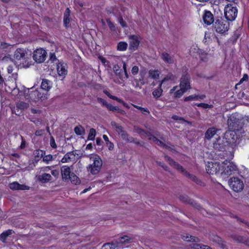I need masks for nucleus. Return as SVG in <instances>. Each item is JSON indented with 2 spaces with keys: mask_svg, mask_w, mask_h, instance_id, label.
Masks as SVG:
<instances>
[{
  "mask_svg": "<svg viewBox=\"0 0 249 249\" xmlns=\"http://www.w3.org/2000/svg\"><path fill=\"white\" fill-rule=\"evenodd\" d=\"M190 80V74L188 73L187 70H186L183 72L180 78L179 85L180 89L176 90L178 86H174L170 89V93L171 94L174 93V97L176 98H180L185 92L191 89Z\"/></svg>",
  "mask_w": 249,
  "mask_h": 249,
  "instance_id": "nucleus-1",
  "label": "nucleus"
},
{
  "mask_svg": "<svg viewBox=\"0 0 249 249\" xmlns=\"http://www.w3.org/2000/svg\"><path fill=\"white\" fill-rule=\"evenodd\" d=\"M165 160L167 161L170 165L173 166L178 171L180 172L183 175L186 176L196 183L201 186L204 185V183L199 179L196 176L188 173L181 165L174 160L171 157L167 155L164 156Z\"/></svg>",
  "mask_w": 249,
  "mask_h": 249,
  "instance_id": "nucleus-2",
  "label": "nucleus"
},
{
  "mask_svg": "<svg viewBox=\"0 0 249 249\" xmlns=\"http://www.w3.org/2000/svg\"><path fill=\"white\" fill-rule=\"evenodd\" d=\"M228 127L233 131L240 130L244 125V120L238 113H233L229 117L227 121Z\"/></svg>",
  "mask_w": 249,
  "mask_h": 249,
  "instance_id": "nucleus-3",
  "label": "nucleus"
},
{
  "mask_svg": "<svg viewBox=\"0 0 249 249\" xmlns=\"http://www.w3.org/2000/svg\"><path fill=\"white\" fill-rule=\"evenodd\" d=\"M229 29V21L222 17H218L215 19L213 24V30L217 34L225 36L228 34Z\"/></svg>",
  "mask_w": 249,
  "mask_h": 249,
  "instance_id": "nucleus-4",
  "label": "nucleus"
},
{
  "mask_svg": "<svg viewBox=\"0 0 249 249\" xmlns=\"http://www.w3.org/2000/svg\"><path fill=\"white\" fill-rule=\"evenodd\" d=\"M89 158L92 163L89 165L87 167V170L92 175H97L101 169L103 165L102 160L97 155H90Z\"/></svg>",
  "mask_w": 249,
  "mask_h": 249,
  "instance_id": "nucleus-5",
  "label": "nucleus"
},
{
  "mask_svg": "<svg viewBox=\"0 0 249 249\" xmlns=\"http://www.w3.org/2000/svg\"><path fill=\"white\" fill-rule=\"evenodd\" d=\"M237 4L232 3H228L225 6L224 8V16L226 19L229 21H233L235 20L238 14Z\"/></svg>",
  "mask_w": 249,
  "mask_h": 249,
  "instance_id": "nucleus-6",
  "label": "nucleus"
},
{
  "mask_svg": "<svg viewBox=\"0 0 249 249\" xmlns=\"http://www.w3.org/2000/svg\"><path fill=\"white\" fill-rule=\"evenodd\" d=\"M127 65L125 62H123V69L118 65H115L113 67V71L117 76L123 82L129 78V75L127 71Z\"/></svg>",
  "mask_w": 249,
  "mask_h": 249,
  "instance_id": "nucleus-7",
  "label": "nucleus"
},
{
  "mask_svg": "<svg viewBox=\"0 0 249 249\" xmlns=\"http://www.w3.org/2000/svg\"><path fill=\"white\" fill-rule=\"evenodd\" d=\"M46 51L41 48L36 49L33 53V58L38 63H41L45 61L47 57Z\"/></svg>",
  "mask_w": 249,
  "mask_h": 249,
  "instance_id": "nucleus-8",
  "label": "nucleus"
},
{
  "mask_svg": "<svg viewBox=\"0 0 249 249\" xmlns=\"http://www.w3.org/2000/svg\"><path fill=\"white\" fill-rule=\"evenodd\" d=\"M229 184L231 188L235 192L242 191L244 187L243 181L238 178H231L229 180Z\"/></svg>",
  "mask_w": 249,
  "mask_h": 249,
  "instance_id": "nucleus-9",
  "label": "nucleus"
},
{
  "mask_svg": "<svg viewBox=\"0 0 249 249\" xmlns=\"http://www.w3.org/2000/svg\"><path fill=\"white\" fill-rule=\"evenodd\" d=\"M140 36L136 35H131L129 36V50L133 52L138 49L141 43Z\"/></svg>",
  "mask_w": 249,
  "mask_h": 249,
  "instance_id": "nucleus-10",
  "label": "nucleus"
},
{
  "mask_svg": "<svg viewBox=\"0 0 249 249\" xmlns=\"http://www.w3.org/2000/svg\"><path fill=\"white\" fill-rule=\"evenodd\" d=\"M221 170V166L219 162H208L206 165V170L209 174H216Z\"/></svg>",
  "mask_w": 249,
  "mask_h": 249,
  "instance_id": "nucleus-11",
  "label": "nucleus"
},
{
  "mask_svg": "<svg viewBox=\"0 0 249 249\" xmlns=\"http://www.w3.org/2000/svg\"><path fill=\"white\" fill-rule=\"evenodd\" d=\"M227 145V142L224 138H221L220 137L215 138L213 142V148L220 151L225 150Z\"/></svg>",
  "mask_w": 249,
  "mask_h": 249,
  "instance_id": "nucleus-12",
  "label": "nucleus"
},
{
  "mask_svg": "<svg viewBox=\"0 0 249 249\" xmlns=\"http://www.w3.org/2000/svg\"><path fill=\"white\" fill-rule=\"evenodd\" d=\"M210 240L214 242L221 249H228L225 241L218 236L212 234L210 236Z\"/></svg>",
  "mask_w": 249,
  "mask_h": 249,
  "instance_id": "nucleus-13",
  "label": "nucleus"
},
{
  "mask_svg": "<svg viewBox=\"0 0 249 249\" xmlns=\"http://www.w3.org/2000/svg\"><path fill=\"white\" fill-rule=\"evenodd\" d=\"M30 96L31 98L35 101H44L47 99V94L40 92L38 89L32 92Z\"/></svg>",
  "mask_w": 249,
  "mask_h": 249,
  "instance_id": "nucleus-14",
  "label": "nucleus"
},
{
  "mask_svg": "<svg viewBox=\"0 0 249 249\" xmlns=\"http://www.w3.org/2000/svg\"><path fill=\"white\" fill-rule=\"evenodd\" d=\"M202 18L204 23L207 25H210L212 24H213V23L215 21L214 20L213 15L212 12L207 10H204L202 16Z\"/></svg>",
  "mask_w": 249,
  "mask_h": 249,
  "instance_id": "nucleus-15",
  "label": "nucleus"
},
{
  "mask_svg": "<svg viewBox=\"0 0 249 249\" xmlns=\"http://www.w3.org/2000/svg\"><path fill=\"white\" fill-rule=\"evenodd\" d=\"M134 129L137 133L140 134L142 136L147 137L149 140H152L155 143L159 140V139L154 136L150 132L145 131L138 126H134Z\"/></svg>",
  "mask_w": 249,
  "mask_h": 249,
  "instance_id": "nucleus-16",
  "label": "nucleus"
},
{
  "mask_svg": "<svg viewBox=\"0 0 249 249\" xmlns=\"http://www.w3.org/2000/svg\"><path fill=\"white\" fill-rule=\"evenodd\" d=\"M230 237L234 241L238 243L244 244L249 247V238L241 236L235 233H232Z\"/></svg>",
  "mask_w": 249,
  "mask_h": 249,
  "instance_id": "nucleus-17",
  "label": "nucleus"
},
{
  "mask_svg": "<svg viewBox=\"0 0 249 249\" xmlns=\"http://www.w3.org/2000/svg\"><path fill=\"white\" fill-rule=\"evenodd\" d=\"M223 138L227 142L228 144V143H234L235 142L237 136L235 131L230 130L225 133Z\"/></svg>",
  "mask_w": 249,
  "mask_h": 249,
  "instance_id": "nucleus-18",
  "label": "nucleus"
},
{
  "mask_svg": "<svg viewBox=\"0 0 249 249\" xmlns=\"http://www.w3.org/2000/svg\"><path fill=\"white\" fill-rule=\"evenodd\" d=\"M179 199L182 202L187 203L198 210H200L201 208L199 204L196 203L193 200L191 199L187 196L181 195L179 196Z\"/></svg>",
  "mask_w": 249,
  "mask_h": 249,
  "instance_id": "nucleus-19",
  "label": "nucleus"
},
{
  "mask_svg": "<svg viewBox=\"0 0 249 249\" xmlns=\"http://www.w3.org/2000/svg\"><path fill=\"white\" fill-rule=\"evenodd\" d=\"M61 173L63 180L65 181H68L71 174L70 167L63 166L61 168Z\"/></svg>",
  "mask_w": 249,
  "mask_h": 249,
  "instance_id": "nucleus-20",
  "label": "nucleus"
},
{
  "mask_svg": "<svg viewBox=\"0 0 249 249\" xmlns=\"http://www.w3.org/2000/svg\"><path fill=\"white\" fill-rule=\"evenodd\" d=\"M57 71L59 76L65 77L67 74V69L64 64L61 62H58L57 64Z\"/></svg>",
  "mask_w": 249,
  "mask_h": 249,
  "instance_id": "nucleus-21",
  "label": "nucleus"
},
{
  "mask_svg": "<svg viewBox=\"0 0 249 249\" xmlns=\"http://www.w3.org/2000/svg\"><path fill=\"white\" fill-rule=\"evenodd\" d=\"M219 131V129L214 127H210L208 128L205 134V138L208 140H210Z\"/></svg>",
  "mask_w": 249,
  "mask_h": 249,
  "instance_id": "nucleus-22",
  "label": "nucleus"
},
{
  "mask_svg": "<svg viewBox=\"0 0 249 249\" xmlns=\"http://www.w3.org/2000/svg\"><path fill=\"white\" fill-rule=\"evenodd\" d=\"M9 187L13 190H24L28 189L29 187L26 185L19 184L18 182H14L9 184Z\"/></svg>",
  "mask_w": 249,
  "mask_h": 249,
  "instance_id": "nucleus-23",
  "label": "nucleus"
},
{
  "mask_svg": "<svg viewBox=\"0 0 249 249\" xmlns=\"http://www.w3.org/2000/svg\"><path fill=\"white\" fill-rule=\"evenodd\" d=\"M237 170L236 165L232 162H229L228 165L225 168L224 172L227 175H231L232 172Z\"/></svg>",
  "mask_w": 249,
  "mask_h": 249,
  "instance_id": "nucleus-24",
  "label": "nucleus"
},
{
  "mask_svg": "<svg viewBox=\"0 0 249 249\" xmlns=\"http://www.w3.org/2000/svg\"><path fill=\"white\" fill-rule=\"evenodd\" d=\"M74 151L69 152L66 153L63 158L61 159V161L62 163L69 162L74 160L75 157Z\"/></svg>",
  "mask_w": 249,
  "mask_h": 249,
  "instance_id": "nucleus-25",
  "label": "nucleus"
},
{
  "mask_svg": "<svg viewBox=\"0 0 249 249\" xmlns=\"http://www.w3.org/2000/svg\"><path fill=\"white\" fill-rule=\"evenodd\" d=\"M70 13L71 11L69 8H67L64 12L63 17V24L66 28L69 26L70 22Z\"/></svg>",
  "mask_w": 249,
  "mask_h": 249,
  "instance_id": "nucleus-26",
  "label": "nucleus"
},
{
  "mask_svg": "<svg viewBox=\"0 0 249 249\" xmlns=\"http://www.w3.org/2000/svg\"><path fill=\"white\" fill-rule=\"evenodd\" d=\"M205 98V95L204 94H202V95L193 94V95H189L187 97H186L184 98V100L185 102H188L190 101L203 100Z\"/></svg>",
  "mask_w": 249,
  "mask_h": 249,
  "instance_id": "nucleus-27",
  "label": "nucleus"
},
{
  "mask_svg": "<svg viewBox=\"0 0 249 249\" xmlns=\"http://www.w3.org/2000/svg\"><path fill=\"white\" fill-rule=\"evenodd\" d=\"M52 85V83L51 81L46 79H43L40 86L41 89L48 91L51 89Z\"/></svg>",
  "mask_w": 249,
  "mask_h": 249,
  "instance_id": "nucleus-28",
  "label": "nucleus"
},
{
  "mask_svg": "<svg viewBox=\"0 0 249 249\" xmlns=\"http://www.w3.org/2000/svg\"><path fill=\"white\" fill-rule=\"evenodd\" d=\"M25 51L23 49L18 48L16 50L14 53V57L17 60H20L25 56Z\"/></svg>",
  "mask_w": 249,
  "mask_h": 249,
  "instance_id": "nucleus-29",
  "label": "nucleus"
},
{
  "mask_svg": "<svg viewBox=\"0 0 249 249\" xmlns=\"http://www.w3.org/2000/svg\"><path fill=\"white\" fill-rule=\"evenodd\" d=\"M161 58L165 62L169 64H172L174 62L173 58L166 52H163L162 53Z\"/></svg>",
  "mask_w": 249,
  "mask_h": 249,
  "instance_id": "nucleus-30",
  "label": "nucleus"
},
{
  "mask_svg": "<svg viewBox=\"0 0 249 249\" xmlns=\"http://www.w3.org/2000/svg\"><path fill=\"white\" fill-rule=\"evenodd\" d=\"M52 178L51 175L49 174L44 173L38 176V180L42 183L49 182Z\"/></svg>",
  "mask_w": 249,
  "mask_h": 249,
  "instance_id": "nucleus-31",
  "label": "nucleus"
},
{
  "mask_svg": "<svg viewBox=\"0 0 249 249\" xmlns=\"http://www.w3.org/2000/svg\"><path fill=\"white\" fill-rule=\"evenodd\" d=\"M13 233H14V231L12 230H8L3 232L0 235V241L3 243H5L6 242L7 238Z\"/></svg>",
  "mask_w": 249,
  "mask_h": 249,
  "instance_id": "nucleus-32",
  "label": "nucleus"
},
{
  "mask_svg": "<svg viewBox=\"0 0 249 249\" xmlns=\"http://www.w3.org/2000/svg\"><path fill=\"white\" fill-rule=\"evenodd\" d=\"M182 239L187 242H198L200 241L198 237L190 235L188 234H186L182 235Z\"/></svg>",
  "mask_w": 249,
  "mask_h": 249,
  "instance_id": "nucleus-33",
  "label": "nucleus"
},
{
  "mask_svg": "<svg viewBox=\"0 0 249 249\" xmlns=\"http://www.w3.org/2000/svg\"><path fill=\"white\" fill-rule=\"evenodd\" d=\"M160 74V71L158 70H150L148 71L149 77L153 79H158Z\"/></svg>",
  "mask_w": 249,
  "mask_h": 249,
  "instance_id": "nucleus-34",
  "label": "nucleus"
},
{
  "mask_svg": "<svg viewBox=\"0 0 249 249\" xmlns=\"http://www.w3.org/2000/svg\"><path fill=\"white\" fill-rule=\"evenodd\" d=\"M118 247L116 241L111 243H107L103 245L101 249H115Z\"/></svg>",
  "mask_w": 249,
  "mask_h": 249,
  "instance_id": "nucleus-35",
  "label": "nucleus"
},
{
  "mask_svg": "<svg viewBox=\"0 0 249 249\" xmlns=\"http://www.w3.org/2000/svg\"><path fill=\"white\" fill-rule=\"evenodd\" d=\"M103 92L108 97H109V98L112 99V100H116L117 101L118 103H122V104H125V103H124V101L119 98H118L117 97L115 96H114V95H112L109 92L106 90V89H105L103 90Z\"/></svg>",
  "mask_w": 249,
  "mask_h": 249,
  "instance_id": "nucleus-36",
  "label": "nucleus"
},
{
  "mask_svg": "<svg viewBox=\"0 0 249 249\" xmlns=\"http://www.w3.org/2000/svg\"><path fill=\"white\" fill-rule=\"evenodd\" d=\"M119 135L121 136L123 140L127 142H134V138L132 137H129L128 134L124 130H123V131L119 134Z\"/></svg>",
  "mask_w": 249,
  "mask_h": 249,
  "instance_id": "nucleus-37",
  "label": "nucleus"
},
{
  "mask_svg": "<svg viewBox=\"0 0 249 249\" xmlns=\"http://www.w3.org/2000/svg\"><path fill=\"white\" fill-rule=\"evenodd\" d=\"M132 239L127 236L124 235L119 239L118 241L116 240L118 246L119 244H126L130 242Z\"/></svg>",
  "mask_w": 249,
  "mask_h": 249,
  "instance_id": "nucleus-38",
  "label": "nucleus"
},
{
  "mask_svg": "<svg viewBox=\"0 0 249 249\" xmlns=\"http://www.w3.org/2000/svg\"><path fill=\"white\" fill-rule=\"evenodd\" d=\"M127 47L128 44L126 42L120 41L117 44V49L119 51H125Z\"/></svg>",
  "mask_w": 249,
  "mask_h": 249,
  "instance_id": "nucleus-39",
  "label": "nucleus"
},
{
  "mask_svg": "<svg viewBox=\"0 0 249 249\" xmlns=\"http://www.w3.org/2000/svg\"><path fill=\"white\" fill-rule=\"evenodd\" d=\"M98 101L99 103L102 104L104 107H107V109H117L116 107H113L110 104H108L104 99L98 98Z\"/></svg>",
  "mask_w": 249,
  "mask_h": 249,
  "instance_id": "nucleus-40",
  "label": "nucleus"
},
{
  "mask_svg": "<svg viewBox=\"0 0 249 249\" xmlns=\"http://www.w3.org/2000/svg\"><path fill=\"white\" fill-rule=\"evenodd\" d=\"M103 138L106 142L107 145L108 146V149L109 150H112L114 148L113 143L109 141L107 135H104Z\"/></svg>",
  "mask_w": 249,
  "mask_h": 249,
  "instance_id": "nucleus-41",
  "label": "nucleus"
},
{
  "mask_svg": "<svg viewBox=\"0 0 249 249\" xmlns=\"http://www.w3.org/2000/svg\"><path fill=\"white\" fill-rule=\"evenodd\" d=\"M198 54L202 61L207 62L208 60V53H207L203 51H200L198 52Z\"/></svg>",
  "mask_w": 249,
  "mask_h": 249,
  "instance_id": "nucleus-42",
  "label": "nucleus"
},
{
  "mask_svg": "<svg viewBox=\"0 0 249 249\" xmlns=\"http://www.w3.org/2000/svg\"><path fill=\"white\" fill-rule=\"evenodd\" d=\"M111 125L115 129L116 132L119 134L121 133L124 130V128L119 124H117L115 122H112L111 123Z\"/></svg>",
  "mask_w": 249,
  "mask_h": 249,
  "instance_id": "nucleus-43",
  "label": "nucleus"
},
{
  "mask_svg": "<svg viewBox=\"0 0 249 249\" xmlns=\"http://www.w3.org/2000/svg\"><path fill=\"white\" fill-rule=\"evenodd\" d=\"M69 179H70L73 184L75 185L80 183V180L79 179L78 177L73 173L71 174V175Z\"/></svg>",
  "mask_w": 249,
  "mask_h": 249,
  "instance_id": "nucleus-44",
  "label": "nucleus"
},
{
  "mask_svg": "<svg viewBox=\"0 0 249 249\" xmlns=\"http://www.w3.org/2000/svg\"><path fill=\"white\" fill-rule=\"evenodd\" d=\"M74 131L78 135H82L85 133V129L81 125L76 126L74 128Z\"/></svg>",
  "mask_w": 249,
  "mask_h": 249,
  "instance_id": "nucleus-45",
  "label": "nucleus"
},
{
  "mask_svg": "<svg viewBox=\"0 0 249 249\" xmlns=\"http://www.w3.org/2000/svg\"><path fill=\"white\" fill-rule=\"evenodd\" d=\"M162 92V89L161 88V86H160V87L159 88L155 89L153 91L152 94L155 97L158 98L161 95Z\"/></svg>",
  "mask_w": 249,
  "mask_h": 249,
  "instance_id": "nucleus-46",
  "label": "nucleus"
},
{
  "mask_svg": "<svg viewBox=\"0 0 249 249\" xmlns=\"http://www.w3.org/2000/svg\"><path fill=\"white\" fill-rule=\"evenodd\" d=\"M207 245L202 244L193 243L190 245L191 248L193 249H205Z\"/></svg>",
  "mask_w": 249,
  "mask_h": 249,
  "instance_id": "nucleus-47",
  "label": "nucleus"
},
{
  "mask_svg": "<svg viewBox=\"0 0 249 249\" xmlns=\"http://www.w3.org/2000/svg\"><path fill=\"white\" fill-rule=\"evenodd\" d=\"M174 79V76L172 73H168L165 77L161 80V83L160 84V86H161V85L164 83L165 81H168L169 80H173Z\"/></svg>",
  "mask_w": 249,
  "mask_h": 249,
  "instance_id": "nucleus-48",
  "label": "nucleus"
},
{
  "mask_svg": "<svg viewBox=\"0 0 249 249\" xmlns=\"http://www.w3.org/2000/svg\"><path fill=\"white\" fill-rule=\"evenodd\" d=\"M96 136V130L94 128H90L88 135V139L89 140H93Z\"/></svg>",
  "mask_w": 249,
  "mask_h": 249,
  "instance_id": "nucleus-49",
  "label": "nucleus"
},
{
  "mask_svg": "<svg viewBox=\"0 0 249 249\" xmlns=\"http://www.w3.org/2000/svg\"><path fill=\"white\" fill-rule=\"evenodd\" d=\"M195 105H196L198 107H200L204 109L212 108L213 107V105H209L208 104L204 103L196 104Z\"/></svg>",
  "mask_w": 249,
  "mask_h": 249,
  "instance_id": "nucleus-50",
  "label": "nucleus"
},
{
  "mask_svg": "<svg viewBox=\"0 0 249 249\" xmlns=\"http://www.w3.org/2000/svg\"><path fill=\"white\" fill-rule=\"evenodd\" d=\"M203 41L204 43V44L206 45H209L211 42L212 39L211 38L210 34L205 33Z\"/></svg>",
  "mask_w": 249,
  "mask_h": 249,
  "instance_id": "nucleus-51",
  "label": "nucleus"
},
{
  "mask_svg": "<svg viewBox=\"0 0 249 249\" xmlns=\"http://www.w3.org/2000/svg\"><path fill=\"white\" fill-rule=\"evenodd\" d=\"M29 104L23 102H20L17 105L18 109H26L28 107Z\"/></svg>",
  "mask_w": 249,
  "mask_h": 249,
  "instance_id": "nucleus-52",
  "label": "nucleus"
},
{
  "mask_svg": "<svg viewBox=\"0 0 249 249\" xmlns=\"http://www.w3.org/2000/svg\"><path fill=\"white\" fill-rule=\"evenodd\" d=\"M53 160V155L49 154L48 155L45 156L43 158V160L46 163H48L49 161H52Z\"/></svg>",
  "mask_w": 249,
  "mask_h": 249,
  "instance_id": "nucleus-53",
  "label": "nucleus"
},
{
  "mask_svg": "<svg viewBox=\"0 0 249 249\" xmlns=\"http://www.w3.org/2000/svg\"><path fill=\"white\" fill-rule=\"evenodd\" d=\"M107 23L108 26L110 30L112 31H115L116 28L114 23L112 22L111 21H110L109 19H107Z\"/></svg>",
  "mask_w": 249,
  "mask_h": 249,
  "instance_id": "nucleus-54",
  "label": "nucleus"
},
{
  "mask_svg": "<svg viewBox=\"0 0 249 249\" xmlns=\"http://www.w3.org/2000/svg\"><path fill=\"white\" fill-rule=\"evenodd\" d=\"M233 217L237 219V221L245 224L249 228V223H248V222L246 221L243 219H242L237 215L233 216Z\"/></svg>",
  "mask_w": 249,
  "mask_h": 249,
  "instance_id": "nucleus-55",
  "label": "nucleus"
},
{
  "mask_svg": "<svg viewBox=\"0 0 249 249\" xmlns=\"http://www.w3.org/2000/svg\"><path fill=\"white\" fill-rule=\"evenodd\" d=\"M10 46V44L5 42H0V49H7Z\"/></svg>",
  "mask_w": 249,
  "mask_h": 249,
  "instance_id": "nucleus-56",
  "label": "nucleus"
},
{
  "mask_svg": "<svg viewBox=\"0 0 249 249\" xmlns=\"http://www.w3.org/2000/svg\"><path fill=\"white\" fill-rule=\"evenodd\" d=\"M139 68L137 66H134L132 67L131 70V72L134 75H136L139 72Z\"/></svg>",
  "mask_w": 249,
  "mask_h": 249,
  "instance_id": "nucleus-57",
  "label": "nucleus"
},
{
  "mask_svg": "<svg viewBox=\"0 0 249 249\" xmlns=\"http://www.w3.org/2000/svg\"><path fill=\"white\" fill-rule=\"evenodd\" d=\"M172 118L176 121H178V120L183 121V122H187L188 124H190V123L189 122L186 121L183 118L179 117L177 115H173L172 117Z\"/></svg>",
  "mask_w": 249,
  "mask_h": 249,
  "instance_id": "nucleus-58",
  "label": "nucleus"
},
{
  "mask_svg": "<svg viewBox=\"0 0 249 249\" xmlns=\"http://www.w3.org/2000/svg\"><path fill=\"white\" fill-rule=\"evenodd\" d=\"M50 145L51 147L53 148H56L57 147V145L55 143L54 139L53 136H51V139H50Z\"/></svg>",
  "mask_w": 249,
  "mask_h": 249,
  "instance_id": "nucleus-59",
  "label": "nucleus"
},
{
  "mask_svg": "<svg viewBox=\"0 0 249 249\" xmlns=\"http://www.w3.org/2000/svg\"><path fill=\"white\" fill-rule=\"evenodd\" d=\"M50 60L52 62H54L55 61L57 60L56 55L54 53H50Z\"/></svg>",
  "mask_w": 249,
  "mask_h": 249,
  "instance_id": "nucleus-60",
  "label": "nucleus"
},
{
  "mask_svg": "<svg viewBox=\"0 0 249 249\" xmlns=\"http://www.w3.org/2000/svg\"><path fill=\"white\" fill-rule=\"evenodd\" d=\"M249 79L248 75L246 73L244 74L243 77L240 80L239 84L243 83L244 81H247Z\"/></svg>",
  "mask_w": 249,
  "mask_h": 249,
  "instance_id": "nucleus-61",
  "label": "nucleus"
},
{
  "mask_svg": "<svg viewBox=\"0 0 249 249\" xmlns=\"http://www.w3.org/2000/svg\"><path fill=\"white\" fill-rule=\"evenodd\" d=\"M119 23L123 27H126L127 26L126 22L123 20L122 17L119 18Z\"/></svg>",
  "mask_w": 249,
  "mask_h": 249,
  "instance_id": "nucleus-62",
  "label": "nucleus"
},
{
  "mask_svg": "<svg viewBox=\"0 0 249 249\" xmlns=\"http://www.w3.org/2000/svg\"><path fill=\"white\" fill-rule=\"evenodd\" d=\"M44 130L43 129H40V130H36V132H35V135L37 136H41L44 132Z\"/></svg>",
  "mask_w": 249,
  "mask_h": 249,
  "instance_id": "nucleus-63",
  "label": "nucleus"
},
{
  "mask_svg": "<svg viewBox=\"0 0 249 249\" xmlns=\"http://www.w3.org/2000/svg\"><path fill=\"white\" fill-rule=\"evenodd\" d=\"M51 173H52V175H53V176H54L55 177H57L59 174V171L57 170H54L52 171Z\"/></svg>",
  "mask_w": 249,
  "mask_h": 249,
  "instance_id": "nucleus-64",
  "label": "nucleus"
}]
</instances>
